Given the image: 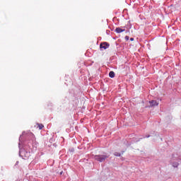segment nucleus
<instances>
[{
  "label": "nucleus",
  "instance_id": "1a4fd4ad",
  "mask_svg": "<svg viewBox=\"0 0 181 181\" xmlns=\"http://www.w3.org/2000/svg\"><path fill=\"white\" fill-rule=\"evenodd\" d=\"M43 127L44 126L42 124H38L39 129H43Z\"/></svg>",
  "mask_w": 181,
  "mask_h": 181
},
{
  "label": "nucleus",
  "instance_id": "39448f33",
  "mask_svg": "<svg viewBox=\"0 0 181 181\" xmlns=\"http://www.w3.org/2000/svg\"><path fill=\"white\" fill-rule=\"evenodd\" d=\"M115 32H116V33H122V32H125V29H122L120 28H116V29L115 30Z\"/></svg>",
  "mask_w": 181,
  "mask_h": 181
},
{
  "label": "nucleus",
  "instance_id": "20e7f679",
  "mask_svg": "<svg viewBox=\"0 0 181 181\" xmlns=\"http://www.w3.org/2000/svg\"><path fill=\"white\" fill-rule=\"evenodd\" d=\"M110 47V44L108 42H103L100 45V49H108Z\"/></svg>",
  "mask_w": 181,
  "mask_h": 181
},
{
  "label": "nucleus",
  "instance_id": "4468645a",
  "mask_svg": "<svg viewBox=\"0 0 181 181\" xmlns=\"http://www.w3.org/2000/svg\"><path fill=\"white\" fill-rule=\"evenodd\" d=\"M122 155H124V151L122 152Z\"/></svg>",
  "mask_w": 181,
  "mask_h": 181
},
{
  "label": "nucleus",
  "instance_id": "ddd939ff",
  "mask_svg": "<svg viewBox=\"0 0 181 181\" xmlns=\"http://www.w3.org/2000/svg\"><path fill=\"white\" fill-rule=\"evenodd\" d=\"M18 163H19V161H17L16 163V165H18Z\"/></svg>",
  "mask_w": 181,
  "mask_h": 181
},
{
  "label": "nucleus",
  "instance_id": "7ed1b4c3",
  "mask_svg": "<svg viewBox=\"0 0 181 181\" xmlns=\"http://www.w3.org/2000/svg\"><path fill=\"white\" fill-rule=\"evenodd\" d=\"M149 104H150V105L148 106L149 107H158L159 105V103L156 102V100H150Z\"/></svg>",
  "mask_w": 181,
  "mask_h": 181
},
{
  "label": "nucleus",
  "instance_id": "9d476101",
  "mask_svg": "<svg viewBox=\"0 0 181 181\" xmlns=\"http://www.w3.org/2000/svg\"><path fill=\"white\" fill-rule=\"evenodd\" d=\"M124 39H125V40H129V36L126 35Z\"/></svg>",
  "mask_w": 181,
  "mask_h": 181
},
{
  "label": "nucleus",
  "instance_id": "423d86ee",
  "mask_svg": "<svg viewBox=\"0 0 181 181\" xmlns=\"http://www.w3.org/2000/svg\"><path fill=\"white\" fill-rule=\"evenodd\" d=\"M171 165L173 168H177V166H179V163L177 161H171Z\"/></svg>",
  "mask_w": 181,
  "mask_h": 181
},
{
  "label": "nucleus",
  "instance_id": "6e6552de",
  "mask_svg": "<svg viewBox=\"0 0 181 181\" xmlns=\"http://www.w3.org/2000/svg\"><path fill=\"white\" fill-rule=\"evenodd\" d=\"M114 156H119H119H121V153H118V152H115V153H114Z\"/></svg>",
  "mask_w": 181,
  "mask_h": 181
},
{
  "label": "nucleus",
  "instance_id": "f8f14e48",
  "mask_svg": "<svg viewBox=\"0 0 181 181\" xmlns=\"http://www.w3.org/2000/svg\"><path fill=\"white\" fill-rule=\"evenodd\" d=\"M151 135H147L145 136V138H150Z\"/></svg>",
  "mask_w": 181,
  "mask_h": 181
},
{
  "label": "nucleus",
  "instance_id": "9b49d317",
  "mask_svg": "<svg viewBox=\"0 0 181 181\" xmlns=\"http://www.w3.org/2000/svg\"><path fill=\"white\" fill-rule=\"evenodd\" d=\"M131 42H134V37L130 38Z\"/></svg>",
  "mask_w": 181,
  "mask_h": 181
},
{
  "label": "nucleus",
  "instance_id": "0eeeda50",
  "mask_svg": "<svg viewBox=\"0 0 181 181\" xmlns=\"http://www.w3.org/2000/svg\"><path fill=\"white\" fill-rule=\"evenodd\" d=\"M109 77H110V78H114V77H115V72L111 71L109 73Z\"/></svg>",
  "mask_w": 181,
  "mask_h": 181
},
{
  "label": "nucleus",
  "instance_id": "f03ea898",
  "mask_svg": "<svg viewBox=\"0 0 181 181\" xmlns=\"http://www.w3.org/2000/svg\"><path fill=\"white\" fill-rule=\"evenodd\" d=\"M108 158H110V155H108L107 153L94 156L95 160H97V162L100 163L105 162V160H107Z\"/></svg>",
  "mask_w": 181,
  "mask_h": 181
},
{
  "label": "nucleus",
  "instance_id": "f257e3e1",
  "mask_svg": "<svg viewBox=\"0 0 181 181\" xmlns=\"http://www.w3.org/2000/svg\"><path fill=\"white\" fill-rule=\"evenodd\" d=\"M19 141L23 144V148H21V143L18 144L19 156L23 159H29L30 153L37 148L38 144L35 139V135L32 132H23L19 137Z\"/></svg>",
  "mask_w": 181,
  "mask_h": 181
}]
</instances>
